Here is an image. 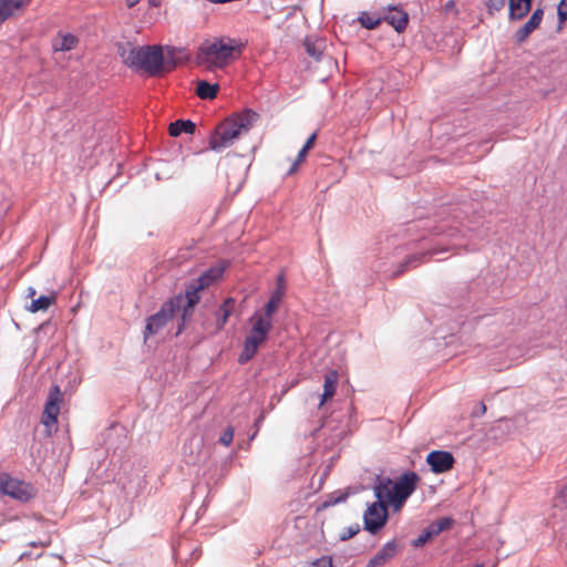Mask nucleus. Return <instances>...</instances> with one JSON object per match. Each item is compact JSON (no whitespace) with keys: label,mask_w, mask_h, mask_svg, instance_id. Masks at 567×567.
<instances>
[{"label":"nucleus","mask_w":567,"mask_h":567,"mask_svg":"<svg viewBox=\"0 0 567 567\" xmlns=\"http://www.w3.org/2000/svg\"><path fill=\"white\" fill-rule=\"evenodd\" d=\"M359 532H360V525H359V524H357V523H355V524H352V525H350V526L346 527V528L341 532V534H340V536H339V539H340L341 542H347V540H349L350 538L354 537Z\"/></svg>","instance_id":"2f4dec72"},{"label":"nucleus","mask_w":567,"mask_h":567,"mask_svg":"<svg viewBox=\"0 0 567 567\" xmlns=\"http://www.w3.org/2000/svg\"><path fill=\"white\" fill-rule=\"evenodd\" d=\"M474 567H484L483 564H476Z\"/></svg>","instance_id":"3c124183"},{"label":"nucleus","mask_w":567,"mask_h":567,"mask_svg":"<svg viewBox=\"0 0 567 567\" xmlns=\"http://www.w3.org/2000/svg\"><path fill=\"white\" fill-rule=\"evenodd\" d=\"M308 152H309L308 150L301 147V150L299 151L297 158L295 161L298 162L299 164L302 163L305 161Z\"/></svg>","instance_id":"79ce46f5"},{"label":"nucleus","mask_w":567,"mask_h":567,"mask_svg":"<svg viewBox=\"0 0 567 567\" xmlns=\"http://www.w3.org/2000/svg\"><path fill=\"white\" fill-rule=\"evenodd\" d=\"M60 35V40H55L53 42V50L55 52H68L75 48L79 40L74 34L68 32Z\"/></svg>","instance_id":"a878e982"},{"label":"nucleus","mask_w":567,"mask_h":567,"mask_svg":"<svg viewBox=\"0 0 567 567\" xmlns=\"http://www.w3.org/2000/svg\"><path fill=\"white\" fill-rule=\"evenodd\" d=\"M12 477L8 473H0V495L7 496L9 484H11Z\"/></svg>","instance_id":"c9c22d12"},{"label":"nucleus","mask_w":567,"mask_h":567,"mask_svg":"<svg viewBox=\"0 0 567 567\" xmlns=\"http://www.w3.org/2000/svg\"><path fill=\"white\" fill-rule=\"evenodd\" d=\"M219 91V84L218 83H210L206 80H199L197 82L196 87V94L202 100H213L216 97L217 93Z\"/></svg>","instance_id":"393cba45"},{"label":"nucleus","mask_w":567,"mask_h":567,"mask_svg":"<svg viewBox=\"0 0 567 567\" xmlns=\"http://www.w3.org/2000/svg\"><path fill=\"white\" fill-rule=\"evenodd\" d=\"M32 0H0V25L19 11L31 3Z\"/></svg>","instance_id":"a211bd4d"},{"label":"nucleus","mask_w":567,"mask_h":567,"mask_svg":"<svg viewBox=\"0 0 567 567\" xmlns=\"http://www.w3.org/2000/svg\"><path fill=\"white\" fill-rule=\"evenodd\" d=\"M486 413V405L485 403L482 401V402H478L473 411H472V416L473 417H481L483 416L484 414Z\"/></svg>","instance_id":"58836bf2"},{"label":"nucleus","mask_w":567,"mask_h":567,"mask_svg":"<svg viewBox=\"0 0 567 567\" xmlns=\"http://www.w3.org/2000/svg\"><path fill=\"white\" fill-rule=\"evenodd\" d=\"M431 472L434 474H443L451 471L455 464L452 452L445 450H433L425 458Z\"/></svg>","instance_id":"f8f14e48"},{"label":"nucleus","mask_w":567,"mask_h":567,"mask_svg":"<svg viewBox=\"0 0 567 567\" xmlns=\"http://www.w3.org/2000/svg\"><path fill=\"white\" fill-rule=\"evenodd\" d=\"M35 295H37V290H35V288H33V287H29V288H28L27 297H28V298L33 299Z\"/></svg>","instance_id":"a18cd8bd"},{"label":"nucleus","mask_w":567,"mask_h":567,"mask_svg":"<svg viewBox=\"0 0 567 567\" xmlns=\"http://www.w3.org/2000/svg\"><path fill=\"white\" fill-rule=\"evenodd\" d=\"M63 400V393L58 384L50 388L41 422L47 427L55 425L60 413V404Z\"/></svg>","instance_id":"9d476101"},{"label":"nucleus","mask_w":567,"mask_h":567,"mask_svg":"<svg viewBox=\"0 0 567 567\" xmlns=\"http://www.w3.org/2000/svg\"><path fill=\"white\" fill-rule=\"evenodd\" d=\"M298 166H299V163L295 161V162L291 164L290 168L288 169L287 175H291V174H293L295 172H297Z\"/></svg>","instance_id":"c03bdc74"},{"label":"nucleus","mask_w":567,"mask_h":567,"mask_svg":"<svg viewBox=\"0 0 567 567\" xmlns=\"http://www.w3.org/2000/svg\"><path fill=\"white\" fill-rule=\"evenodd\" d=\"M503 423L507 424V423H508V421H507V420H499V425H498V427H499V426H502V424H503Z\"/></svg>","instance_id":"09e8293b"},{"label":"nucleus","mask_w":567,"mask_h":567,"mask_svg":"<svg viewBox=\"0 0 567 567\" xmlns=\"http://www.w3.org/2000/svg\"><path fill=\"white\" fill-rule=\"evenodd\" d=\"M235 308V300L233 298H227L219 306L217 311V327L221 328L227 322L228 318L231 316Z\"/></svg>","instance_id":"bb28decb"},{"label":"nucleus","mask_w":567,"mask_h":567,"mask_svg":"<svg viewBox=\"0 0 567 567\" xmlns=\"http://www.w3.org/2000/svg\"><path fill=\"white\" fill-rule=\"evenodd\" d=\"M443 12H444L445 14L453 13L454 16H457L458 10L455 8V0H447V1L443 4Z\"/></svg>","instance_id":"4c0bfd02"},{"label":"nucleus","mask_w":567,"mask_h":567,"mask_svg":"<svg viewBox=\"0 0 567 567\" xmlns=\"http://www.w3.org/2000/svg\"><path fill=\"white\" fill-rule=\"evenodd\" d=\"M338 372L336 370H329L324 374L323 392L319 395V408L322 406L327 401L331 400L336 394L338 386Z\"/></svg>","instance_id":"dca6fc26"},{"label":"nucleus","mask_w":567,"mask_h":567,"mask_svg":"<svg viewBox=\"0 0 567 567\" xmlns=\"http://www.w3.org/2000/svg\"><path fill=\"white\" fill-rule=\"evenodd\" d=\"M37 488L30 483L22 480L13 478L7 492V496L27 503L37 496Z\"/></svg>","instance_id":"ddd939ff"},{"label":"nucleus","mask_w":567,"mask_h":567,"mask_svg":"<svg viewBox=\"0 0 567 567\" xmlns=\"http://www.w3.org/2000/svg\"><path fill=\"white\" fill-rule=\"evenodd\" d=\"M454 523V519L450 516H443L432 522L425 528H423V530L416 538L411 540V546L414 548L424 547L427 543L432 542L442 532L451 529Z\"/></svg>","instance_id":"1a4fd4ad"},{"label":"nucleus","mask_w":567,"mask_h":567,"mask_svg":"<svg viewBox=\"0 0 567 567\" xmlns=\"http://www.w3.org/2000/svg\"><path fill=\"white\" fill-rule=\"evenodd\" d=\"M559 497L563 499L565 504H567V485L561 488L559 492Z\"/></svg>","instance_id":"37998d69"},{"label":"nucleus","mask_w":567,"mask_h":567,"mask_svg":"<svg viewBox=\"0 0 567 567\" xmlns=\"http://www.w3.org/2000/svg\"><path fill=\"white\" fill-rule=\"evenodd\" d=\"M467 305H472L471 292L460 306L463 309L458 313L452 308H444L441 309V318L435 317L434 319V339L443 340L445 348L450 349L447 354L454 355L464 352L466 347L474 344L472 336L474 323L486 316L476 313V311H472L470 316L463 315V311H467Z\"/></svg>","instance_id":"20e7f679"},{"label":"nucleus","mask_w":567,"mask_h":567,"mask_svg":"<svg viewBox=\"0 0 567 567\" xmlns=\"http://www.w3.org/2000/svg\"><path fill=\"white\" fill-rule=\"evenodd\" d=\"M258 114L251 109L234 114L220 123L209 136V148L214 152H221L230 146L240 134L248 132Z\"/></svg>","instance_id":"0eeeda50"},{"label":"nucleus","mask_w":567,"mask_h":567,"mask_svg":"<svg viewBox=\"0 0 567 567\" xmlns=\"http://www.w3.org/2000/svg\"><path fill=\"white\" fill-rule=\"evenodd\" d=\"M179 51V48L172 45H133L130 42L116 44V52L123 64L146 78H162L174 71L181 64L177 56Z\"/></svg>","instance_id":"7ed1b4c3"},{"label":"nucleus","mask_w":567,"mask_h":567,"mask_svg":"<svg viewBox=\"0 0 567 567\" xmlns=\"http://www.w3.org/2000/svg\"><path fill=\"white\" fill-rule=\"evenodd\" d=\"M246 44L229 37L214 38L212 41L203 42L197 50L196 63L209 70L225 69L237 60L243 53Z\"/></svg>","instance_id":"39448f33"},{"label":"nucleus","mask_w":567,"mask_h":567,"mask_svg":"<svg viewBox=\"0 0 567 567\" xmlns=\"http://www.w3.org/2000/svg\"><path fill=\"white\" fill-rule=\"evenodd\" d=\"M49 324H50V321H45V322L41 323V324L37 328V331H40V330L44 329V328H45L47 326H49Z\"/></svg>","instance_id":"de8ad7c7"},{"label":"nucleus","mask_w":567,"mask_h":567,"mask_svg":"<svg viewBox=\"0 0 567 567\" xmlns=\"http://www.w3.org/2000/svg\"><path fill=\"white\" fill-rule=\"evenodd\" d=\"M316 140H317V133L315 132V133L310 134V136L307 138V141L305 142L302 147L310 151L315 146Z\"/></svg>","instance_id":"ea45409f"},{"label":"nucleus","mask_w":567,"mask_h":567,"mask_svg":"<svg viewBox=\"0 0 567 567\" xmlns=\"http://www.w3.org/2000/svg\"><path fill=\"white\" fill-rule=\"evenodd\" d=\"M534 21L527 20L514 34V40L517 43L525 42L528 37L538 28Z\"/></svg>","instance_id":"c756f323"},{"label":"nucleus","mask_w":567,"mask_h":567,"mask_svg":"<svg viewBox=\"0 0 567 567\" xmlns=\"http://www.w3.org/2000/svg\"><path fill=\"white\" fill-rule=\"evenodd\" d=\"M350 493L348 489H338L332 493L327 494L321 504L318 506V509H324L334 505H338L340 503H344Z\"/></svg>","instance_id":"b1692460"},{"label":"nucleus","mask_w":567,"mask_h":567,"mask_svg":"<svg viewBox=\"0 0 567 567\" xmlns=\"http://www.w3.org/2000/svg\"><path fill=\"white\" fill-rule=\"evenodd\" d=\"M25 555H27L25 553L21 554L20 559H22Z\"/></svg>","instance_id":"603ef678"},{"label":"nucleus","mask_w":567,"mask_h":567,"mask_svg":"<svg viewBox=\"0 0 567 567\" xmlns=\"http://www.w3.org/2000/svg\"><path fill=\"white\" fill-rule=\"evenodd\" d=\"M58 293L52 291L50 295H41L38 298H33L30 305L27 306V310L37 313L39 311H47L52 305L56 302Z\"/></svg>","instance_id":"6ab92c4d"},{"label":"nucleus","mask_w":567,"mask_h":567,"mask_svg":"<svg viewBox=\"0 0 567 567\" xmlns=\"http://www.w3.org/2000/svg\"><path fill=\"white\" fill-rule=\"evenodd\" d=\"M398 230L386 238L385 245L381 244L378 248L380 255L379 259H389L388 255L390 249L393 254L399 256L402 250H412L398 262L395 268L391 271V276L398 277L411 268L420 264L435 258L443 260L440 256L456 247L453 241L461 235V229L457 226L451 225L446 221L434 223L431 218H419L400 225Z\"/></svg>","instance_id":"f257e3e1"},{"label":"nucleus","mask_w":567,"mask_h":567,"mask_svg":"<svg viewBox=\"0 0 567 567\" xmlns=\"http://www.w3.org/2000/svg\"><path fill=\"white\" fill-rule=\"evenodd\" d=\"M544 17V9L538 7L536 8L529 17V20L534 21L537 25H540Z\"/></svg>","instance_id":"e433bc0d"},{"label":"nucleus","mask_w":567,"mask_h":567,"mask_svg":"<svg viewBox=\"0 0 567 567\" xmlns=\"http://www.w3.org/2000/svg\"><path fill=\"white\" fill-rule=\"evenodd\" d=\"M506 0H486L485 6L487 13L493 16L495 12L501 11L505 7Z\"/></svg>","instance_id":"72a5a7b5"},{"label":"nucleus","mask_w":567,"mask_h":567,"mask_svg":"<svg viewBox=\"0 0 567 567\" xmlns=\"http://www.w3.org/2000/svg\"><path fill=\"white\" fill-rule=\"evenodd\" d=\"M382 20L388 22L398 33L405 31L410 16L399 6H389L386 12L382 16Z\"/></svg>","instance_id":"4468645a"},{"label":"nucleus","mask_w":567,"mask_h":567,"mask_svg":"<svg viewBox=\"0 0 567 567\" xmlns=\"http://www.w3.org/2000/svg\"><path fill=\"white\" fill-rule=\"evenodd\" d=\"M286 286L276 285V288L271 291L268 301L264 306V311L267 312V316H274L285 296Z\"/></svg>","instance_id":"412c9836"},{"label":"nucleus","mask_w":567,"mask_h":567,"mask_svg":"<svg viewBox=\"0 0 567 567\" xmlns=\"http://www.w3.org/2000/svg\"><path fill=\"white\" fill-rule=\"evenodd\" d=\"M264 420H265V413L260 412V414L255 420L256 432L251 435V437H250L251 440L255 439V436H256L257 432L259 431V427L262 424Z\"/></svg>","instance_id":"a19ab883"},{"label":"nucleus","mask_w":567,"mask_h":567,"mask_svg":"<svg viewBox=\"0 0 567 567\" xmlns=\"http://www.w3.org/2000/svg\"><path fill=\"white\" fill-rule=\"evenodd\" d=\"M558 30L567 22V0H560L557 6Z\"/></svg>","instance_id":"7c9ffc66"},{"label":"nucleus","mask_w":567,"mask_h":567,"mask_svg":"<svg viewBox=\"0 0 567 567\" xmlns=\"http://www.w3.org/2000/svg\"><path fill=\"white\" fill-rule=\"evenodd\" d=\"M235 435V429L231 425H228L219 436L218 442L225 446H229L233 443Z\"/></svg>","instance_id":"f704fd0d"},{"label":"nucleus","mask_w":567,"mask_h":567,"mask_svg":"<svg viewBox=\"0 0 567 567\" xmlns=\"http://www.w3.org/2000/svg\"><path fill=\"white\" fill-rule=\"evenodd\" d=\"M173 557L176 558L177 557V553L175 550V548H173Z\"/></svg>","instance_id":"8fccbe9b"},{"label":"nucleus","mask_w":567,"mask_h":567,"mask_svg":"<svg viewBox=\"0 0 567 567\" xmlns=\"http://www.w3.org/2000/svg\"><path fill=\"white\" fill-rule=\"evenodd\" d=\"M303 567H333L332 557L323 555V556L306 564Z\"/></svg>","instance_id":"473e14b6"},{"label":"nucleus","mask_w":567,"mask_h":567,"mask_svg":"<svg viewBox=\"0 0 567 567\" xmlns=\"http://www.w3.org/2000/svg\"><path fill=\"white\" fill-rule=\"evenodd\" d=\"M196 130V124L192 120L179 118L169 124L168 132L173 137H177L181 134H194Z\"/></svg>","instance_id":"4be33fe9"},{"label":"nucleus","mask_w":567,"mask_h":567,"mask_svg":"<svg viewBox=\"0 0 567 567\" xmlns=\"http://www.w3.org/2000/svg\"><path fill=\"white\" fill-rule=\"evenodd\" d=\"M420 480V475L410 470L402 472L396 478L375 475L372 483L375 501L369 503L363 513V529L371 535L379 534L390 518L389 508L399 512L416 491Z\"/></svg>","instance_id":"f03ea898"},{"label":"nucleus","mask_w":567,"mask_h":567,"mask_svg":"<svg viewBox=\"0 0 567 567\" xmlns=\"http://www.w3.org/2000/svg\"><path fill=\"white\" fill-rule=\"evenodd\" d=\"M225 270L226 265L219 262L203 271L197 278L185 284L184 291L178 293L182 295L185 302L186 310L184 311V316H189V312H195V307L199 303L202 298V291L219 280Z\"/></svg>","instance_id":"6e6552de"},{"label":"nucleus","mask_w":567,"mask_h":567,"mask_svg":"<svg viewBox=\"0 0 567 567\" xmlns=\"http://www.w3.org/2000/svg\"><path fill=\"white\" fill-rule=\"evenodd\" d=\"M358 21L367 30H375L382 22V17L372 16L365 11L361 12Z\"/></svg>","instance_id":"c85d7f7f"},{"label":"nucleus","mask_w":567,"mask_h":567,"mask_svg":"<svg viewBox=\"0 0 567 567\" xmlns=\"http://www.w3.org/2000/svg\"><path fill=\"white\" fill-rule=\"evenodd\" d=\"M268 336L264 331L251 327L249 334L244 341L243 350L238 355V363L246 364L249 362L258 352L259 347L268 339Z\"/></svg>","instance_id":"9b49d317"},{"label":"nucleus","mask_w":567,"mask_h":567,"mask_svg":"<svg viewBox=\"0 0 567 567\" xmlns=\"http://www.w3.org/2000/svg\"><path fill=\"white\" fill-rule=\"evenodd\" d=\"M185 302L182 295H174L168 300L164 301L159 310L145 320V328L143 331V339L146 342L150 337L156 334L162 330L174 317L178 315L176 336L182 333L186 323L193 318L194 312L189 316H184Z\"/></svg>","instance_id":"423d86ee"},{"label":"nucleus","mask_w":567,"mask_h":567,"mask_svg":"<svg viewBox=\"0 0 567 567\" xmlns=\"http://www.w3.org/2000/svg\"><path fill=\"white\" fill-rule=\"evenodd\" d=\"M399 549L398 542L395 538L386 542L380 550L371 557L368 563L367 567H380L386 564L389 560L394 558Z\"/></svg>","instance_id":"2eb2a0df"},{"label":"nucleus","mask_w":567,"mask_h":567,"mask_svg":"<svg viewBox=\"0 0 567 567\" xmlns=\"http://www.w3.org/2000/svg\"><path fill=\"white\" fill-rule=\"evenodd\" d=\"M532 7L533 0H508L509 20H522L532 11Z\"/></svg>","instance_id":"f3484780"},{"label":"nucleus","mask_w":567,"mask_h":567,"mask_svg":"<svg viewBox=\"0 0 567 567\" xmlns=\"http://www.w3.org/2000/svg\"><path fill=\"white\" fill-rule=\"evenodd\" d=\"M251 320H254L252 327L257 330L264 331L269 334L272 329V316H267V312L264 311L262 315L255 312Z\"/></svg>","instance_id":"cd10ccee"},{"label":"nucleus","mask_w":567,"mask_h":567,"mask_svg":"<svg viewBox=\"0 0 567 567\" xmlns=\"http://www.w3.org/2000/svg\"><path fill=\"white\" fill-rule=\"evenodd\" d=\"M276 285H281V286H285V276L282 274H280L278 277H277V282Z\"/></svg>","instance_id":"49530a36"},{"label":"nucleus","mask_w":567,"mask_h":567,"mask_svg":"<svg viewBox=\"0 0 567 567\" xmlns=\"http://www.w3.org/2000/svg\"><path fill=\"white\" fill-rule=\"evenodd\" d=\"M388 262H379L374 265L372 269H364L362 274L359 275L357 285L362 288H367L374 282L375 276L379 272H388L390 268L385 267Z\"/></svg>","instance_id":"aec40b11"},{"label":"nucleus","mask_w":567,"mask_h":567,"mask_svg":"<svg viewBox=\"0 0 567 567\" xmlns=\"http://www.w3.org/2000/svg\"><path fill=\"white\" fill-rule=\"evenodd\" d=\"M303 47L309 56L316 62H320L323 56V41L315 40L312 37H306L303 40Z\"/></svg>","instance_id":"5701e85b"}]
</instances>
